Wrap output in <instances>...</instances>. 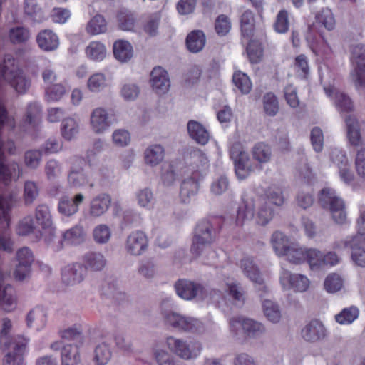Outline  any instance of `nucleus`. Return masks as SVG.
<instances>
[{"instance_id": "a211bd4d", "label": "nucleus", "mask_w": 365, "mask_h": 365, "mask_svg": "<svg viewBox=\"0 0 365 365\" xmlns=\"http://www.w3.org/2000/svg\"><path fill=\"white\" fill-rule=\"evenodd\" d=\"M240 268L243 275L256 286H262L263 292H267V287L264 284V279L262 274L251 257H244L240 261Z\"/></svg>"}, {"instance_id": "69168bd1", "label": "nucleus", "mask_w": 365, "mask_h": 365, "mask_svg": "<svg viewBox=\"0 0 365 365\" xmlns=\"http://www.w3.org/2000/svg\"><path fill=\"white\" fill-rule=\"evenodd\" d=\"M267 200L276 206H282L284 202L282 190L277 185H272L266 191Z\"/></svg>"}, {"instance_id": "c85d7f7f", "label": "nucleus", "mask_w": 365, "mask_h": 365, "mask_svg": "<svg viewBox=\"0 0 365 365\" xmlns=\"http://www.w3.org/2000/svg\"><path fill=\"white\" fill-rule=\"evenodd\" d=\"M36 42L39 48L45 51H54L59 46L58 36L50 29L40 31L36 36Z\"/></svg>"}, {"instance_id": "f3484780", "label": "nucleus", "mask_w": 365, "mask_h": 365, "mask_svg": "<svg viewBox=\"0 0 365 365\" xmlns=\"http://www.w3.org/2000/svg\"><path fill=\"white\" fill-rule=\"evenodd\" d=\"M301 336L307 342L316 343L325 339L328 336V331L321 321L313 319L303 327Z\"/></svg>"}, {"instance_id": "9b49d317", "label": "nucleus", "mask_w": 365, "mask_h": 365, "mask_svg": "<svg viewBox=\"0 0 365 365\" xmlns=\"http://www.w3.org/2000/svg\"><path fill=\"white\" fill-rule=\"evenodd\" d=\"M351 62L353 69L351 78L356 88L361 91H365V46L357 44L351 48Z\"/></svg>"}, {"instance_id": "1a4fd4ad", "label": "nucleus", "mask_w": 365, "mask_h": 365, "mask_svg": "<svg viewBox=\"0 0 365 365\" xmlns=\"http://www.w3.org/2000/svg\"><path fill=\"white\" fill-rule=\"evenodd\" d=\"M168 349L179 358L184 360L197 359L201 354L202 344L195 340H185L174 336L166 338Z\"/></svg>"}, {"instance_id": "ddd939ff", "label": "nucleus", "mask_w": 365, "mask_h": 365, "mask_svg": "<svg viewBox=\"0 0 365 365\" xmlns=\"http://www.w3.org/2000/svg\"><path fill=\"white\" fill-rule=\"evenodd\" d=\"M88 125L90 130L95 135L106 133L113 125L109 111L103 106H98L91 110Z\"/></svg>"}, {"instance_id": "0e129e2a", "label": "nucleus", "mask_w": 365, "mask_h": 365, "mask_svg": "<svg viewBox=\"0 0 365 365\" xmlns=\"http://www.w3.org/2000/svg\"><path fill=\"white\" fill-rule=\"evenodd\" d=\"M317 22L322 25L329 31L334 29L335 19L331 11L329 9H324L316 16Z\"/></svg>"}, {"instance_id": "20e7f679", "label": "nucleus", "mask_w": 365, "mask_h": 365, "mask_svg": "<svg viewBox=\"0 0 365 365\" xmlns=\"http://www.w3.org/2000/svg\"><path fill=\"white\" fill-rule=\"evenodd\" d=\"M2 143L0 140V180L4 183H8L11 180H16L21 175L22 170L19 163L11 162L9 164L3 163ZM16 198L12 195H4L0 196V223L6 225L9 220V211L14 202Z\"/></svg>"}, {"instance_id": "09e8293b", "label": "nucleus", "mask_w": 365, "mask_h": 365, "mask_svg": "<svg viewBox=\"0 0 365 365\" xmlns=\"http://www.w3.org/2000/svg\"><path fill=\"white\" fill-rule=\"evenodd\" d=\"M31 36L29 30L24 26H15L9 29V38L13 44H23Z\"/></svg>"}, {"instance_id": "5701e85b", "label": "nucleus", "mask_w": 365, "mask_h": 365, "mask_svg": "<svg viewBox=\"0 0 365 365\" xmlns=\"http://www.w3.org/2000/svg\"><path fill=\"white\" fill-rule=\"evenodd\" d=\"M200 178L199 171H195L190 176H187L182 180L180 185V197L184 203H188L191 198L197 193Z\"/></svg>"}, {"instance_id": "4be33fe9", "label": "nucleus", "mask_w": 365, "mask_h": 365, "mask_svg": "<svg viewBox=\"0 0 365 365\" xmlns=\"http://www.w3.org/2000/svg\"><path fill=\"white\" fill-rule=\"evenodd\" d=\"M86 272V268L81 264H68L62 269L61 279L67 285H76L84 280Z\"/></svg>"}, {"instance_id": "338daca9", "label": "nucleus", "mask_w": 365, "mask_h": 365, "mask_svg": "<svg viewBox=\"0 0 365 365\" xmlns=\"http://www.w3.org/2000/svg\"><path fill=\"white\" fill-rule=\"evenodd\" d=\"M119 27L123 31H132L135 25V18L133 14L127 11H121L118 14Z\"/></svg>"}, {"instance_id": "72a5a7b5", "label": "nucleus", "mask_w": 365, "mask_h": 365, "mask_svg": "<svg viewBox=\"0 0 365 365\" xmlns=\"http://www.w3.org/2000/svg\"><path fill=\"white\" fill-rule=\"evenodd\" d=\"M113 51L115 59L122 63L128 62L133 56L132 45L128 41L124 40L115 41Z\"/></svg>"}, {"instance_id": "9d476101", "label": "nucleus", "mask_w": 365, "mask_h": 365, "mask_svg": "<svg viewBox=\"0 0 365 365\" xmlns=\"http://www.w3.org/2000/svg\"><path fill=\"white\" fill-rule=\"evenodd\" d=\"M319 201L323 207H329L332 219L336 223H346L347 215L344 202L334 190L329 187L322 189L319 195Z\"/></svg>"}, {"instance_id": "dca6fc26", "label": "nucleus", "mask_w": 365, "mask_h": 365, "mask_svg": "<svg viewBox=\"0 0 365 365\" xmlns=\"http://www.w3.org/2000/svg\"><path fill=\"white\" fill-rule=\"evenodd\" d=\"M85 160L76 157L73 159L70 170L68 173L67 181L72 187H81L87 185L92 186L90 178L84 171Z\"/></svg>"}, {"instance_id": "a878e982", "label": "nucleus", "mask_w": 365, "mask_h": 365, "mask_svg": "<svg viewBox=\"0 0 365 365\" xmlns=\"http://www.w3.org/2000/svg\"><path fill=\"white\" fill-rule=\"evenodd\" d=\"M51 348L53 350H61L62 365H78L80 362L78 348L76 346L67 344L63 346L61 341H56L51 344Z\"/></svg>"}, {"instance_id": "58836bf2", "label": "nucleus", "mask_w": 365, "mask_h": 365, "mask_svg": "<svg viewBox=\"0 0 365 365\" xmlns=\"http://www.w3.org/2000/svg\"><path fill=\"white\" fill-rule=\"evenodd\" d=\"M46 321V314L41 308H35L31 310L26 317L27 327L34 328L37 331H40L45 327Z\"/></svg>"}, {"instance_id": "e433bc0d", "label": "nucleus", "mask_w": 365, "mask_h": 365, "mask_svg": "<svg viewBox=\"0 0 365 365\" xmlns=\"http://www.w3.org/2000/svg\"><path fill=\"white\" fill-rule=\"evenodd\" d=\"M187 128L189 135L197 143L205 145L208 142L209 133L201 123L192 120L187 123Z\"/></svg>"}, {"instance_id": "ea45409f", "label": "nucleus", "mask_w": 365, "mask_h": 365, "mask_svg": "<svg viewBox=\"0 0 365 365\" xmlns=\"http://www.w3.org/2000/svg\"><path fill=\"white\" fill-rule=\"evenodd\" d=\"M86 57L93 61H102L107 56L106 46L100 41H91L85 49Z\"/></svg>"}, {"instance_id": "a19ab883", "label": "nucleus", "mask_w": 365, "mask_h": 365, "mask_svg": "<svg viewBox=\"0 0 365 365\" xmlns=\"http://www.w3.org/2000/svg\"><path fill=\"white\" fill-rule=\"evenodd\" d=\"M135 197L137 204L140 207L147 210L153 209L155 204V198L150 188L145 187L138 190L135 193Z\"/></svg>"}, {"instance_id": "7c9ffc66", "label": "nucleus", "mask_w": 365, "mask_h": 365, "mask_svg": "<svg viewBox=\"0 0 365 365\" xmlns=\"http://www.w3.org/2000/svg\"><path fill=\"white\" fill-rule=\"evenodd\" d=\"M145 163L150 167H155L163 162L165 158V149L159 144L149 145L143 154Z\"/></svg>"}, {"instance_id": "5fc2aeb1", "label": "nucleus", "mask_w": 365, "mask_h": 365, "mask_svg": "<svg viewBox=\"0 0 365 365\" xmlns=\"http://www.w3.org/2000/svg\"><path fill=\"white\" fill-rule=\"evenodd\" d=\"M107 24L101 15H96L91 19L86 26V31L91 35H98L106 32Z\"/></svg>"}, {"instance_id": "8fccbe9b", "label": "nucleus", "mask_w": 365, "mask_h": 365, "mask_svg": "<svg viewBox=\"0 0 365 365\" xmlns=\"http://www.w3.org/2000/svg\"><path fill=\"white\" fill-rule=\"evenodd\" d=\"M306 262L311 270H318L323 268V252L318 249L308 247Z\"/></svg>"}, {"instance_id": "cd10ccee", "label": "nucleus", "mask_w": 365, "mask_h": 365, "mask_svg": "<svg viewBox=\"0 0 365 365\" xmlns=\"http://www.w3.org/2000/svg\"><path fill=\"white\" fill-rule=\"evenodd\" d=\"M177 294L185 300H191L202 290V287L193 282L180 279L175 284Z\"/></svg>"}, {"instance_id": "393cba45", "label": "nucleus", "mask_w": 365, "mask_h": 365, "mask_svg": "<svg viewBox=\"0 0 365 365\" xmlns=\"http://www.w3.org/2000/svg\"><path fill=\"white\" fill-rule=\"evenodd\" d=\"M111 204V197L106 193H100L92 198L88 213L91 217H98L104 215Z\"/></svg>"}, {"instance_id": "39448f33", "label": "nucleus", "mask_w": 365, "mask_h": 365, "mask_svg": "<svg viewBox=\"0 0 365 365\" xmlns=\"http://www.w3.org/2000/svg\"><path fill=\"white\" fill-rule=\"evenodd\" d=\"M271 243L276 255L284 257L289 263L299 265L306 262L308 247L291 241L282 232H274L271 237Z\"/></svg>"}, {"instance_id": "79ce46f5", "label": "nucleus", "mask_w": 365, "mask_h": 365, "mask_svg": "<svg viewBox=\"0 0 365 365\" xmlns=\"http://www.w3.org/2000/svg\"><path fill=\"white\" fill-rule=\"evenodd\" d=\"M63 239L68 244L77 245L83 243L86 237V231L81 225H76L63 233Z\"/></svg>"}, {"instance_id": "f704fd0d", "label": "nucleus", "mask_w": 365, "mask_h": 365, "mask_svg": "<svg viewBox=\"0 0 365 365\" xmlns=\"http://www.w3.org/2000/svg\"><path fill=\"white\" fill-rule=\"evenodd\" d=\"M347 130V138L349 143L354 146L362 145L359 123L354 115H349L345 118Z\"/></svg>"}, {"instance_id": "37998d69", "label": "nucleus", "mask_w": 365, "mask_h": 365, "mask_svg": "<svg viewBox=\"0 0 365 365\" xmlns=\"http://www.w3.org/2000/svg\"><path fill=\"white\" fill-rule=\"evenodd\" d=\"M205 42V36L201 31H192L186 39L187 47L192 53L200 51L204 48Z\"/></svg>"}, {"instance_id": "49530a36", "label": "nucleus", "mask_w": 365, "mask_h": 365, "mask_svg": "<svg viewBox=\"0 0 365 365\" xmlns=\"http://www.w3.org/2000/svg\"><path fill=\"white\" fill-rule=\"evenodd\" d=\"M67 93V89L62 83H53L46 86L45 98L48 102H56Z\"/></svg>"}, {"instance_id": "774afa93", "label": "nucleus", "mask_w": 365, "mask_h": 365, "mask_svg": "<svg viewBox=\"0 0 365 365\" xmlns=\"http://www.w3.org/2000/svg\"><path fill=\"white\" fill-rule=\"evenodd\" d=\"M155 358L159 365H181L180 362L164 349H156Z\"/></svg>"}, {"instance_id": "f8f14e48", "label": "nucleus", "mask_w": 365, "mask_h": 365, "mask_svg": "<svg viewBox=\"0 0 365 365\" xmlns=\"http://www.w3.org/2000/svg\"><path fill=\"white\" fill-rule=\"evenodd\" d=\"M279 282L283 291H293L296 293L307 292L312 284L307 275L301 273H292L284 269L279 273Z\"/></svg>"}, {"instance_id": "2f4dec72", "label": "nucleus", "mask_w": 365, "mask_h": 365, "mask_svg": "<svg viewBox=\"0 0 365 365\" xmlns=\"http://www.w3.org/2000/svg\"><path fill=\"white\" fill-rule=\"evenodd\" d=\"M262 312L266 319L276 324L281 322L282 312L279 304L270 299H264L262 302Z\"/></svg>"}, {"instance_id": "a18cd8bd", "label": "nucleus", "mask_w": 365, "mask_h": 365, "mask_svg": "<svg viewBox=\"0 0 365 365\" xmlns=\"http://www.w3.org/2000/svg\"><path fill=\"white\" fill-rule=\"evenodd\" d=\"M359 315V309L356 306H351L343 309L339 313L335 315L334 318L337 323L341 325H349L352 324Z\"/></svg>"}, {"instance_id": "6e6552de", "label": "nucleus", "mask_w": 365, "mask_h": 365, "mask_svg": "<svg viewBox=\"0 0 365 365\" xmlns=\"http://www.w3.org/2000/svg\"><path fill=\"white\" fill-rule=\"evenodd\" d=\"M1 76L4 81L19 93H26L30 87V81L19 68L15 59L10 55L4 58Z\"/></svg>"}, {"instance_id": "864d4df0", "label": "nucleus", "mask_w": 365, "mask_h": 365, "mask_svg": "<svg viewBox=\"0 0 365 365\" xmlns=\"http://www.w3.org/2000/svg\"><path fill=\"white\" fill-rule=\"evenodd\" d=\"M232 81L236 87L243 94H247L252 89V84L248 76L240 71L234 73Z\"/></svg>"}, {"instance_id": "3c124183", "label": "nucleus", "mask_w": 365, "mask_h": 365, "mask_svg": "<svg viewBox=\"0 0 365 365\" xmlns=\"http://www.w3.org/2000/svg\"><path fill=\"white\" fill-rule=\"evenodd\" d=\"M36 220L38 225L43 229H49L51 227L53 222L48 206L40 205L36 207Z\"/></svg>"}, {"instance_id": "b1692460", "label": "nucleus", "mask_w": 365, "mask_h": 365, "mask_svg": "<svg viewBox=\"0 0 365 365\" xmlns=\"http://www.w3.org/2000/svg\"><path fill=\"white\" fill-rule=\"evenodd\" d=\"M112 80L105 73L98 71L92 73L86 82V88L90 93H99L111 86Z\"/></svg>"}, {"instance_id": "052dcab7", "label": "nucleus", "mask_w": 365, "mask_h": 365, "mask_svg": "<svg viewBox=\"0 0 365 365\" xmlns=\"http://www.w3.org/2000/svg\"><path fill=\"white\" fill-rule=\"evenodd\" d=\"M314 202V197L312 189L307 185L303 186L297 196V204L299 207L307 209L311 207Z\"/></svg>"}, {"instance_id": "f257e3e1", "label": "nucleus", "mask_w": 365, "mask_h": 365, "mask_svg": "<svg viewBox=\"0 0 365 365\" xmlns=\"http://www.w3.org/2000/svg\"><path fill=\"white\" fill-rule=\"evenodd\" d=\"M11 320L3 318L0 323V344L4 353L2 365H21L26 351L29 339L24 336H11Z\"/></svg>"}, {"instance_id": "c03bdc74", "label": "nucleus", "mask_w": 365, "mask_h": 365, "mask_svg": "<svg viewBox=\"0 0 365 365\" xmlns=\"http://www.w3.org/2000/svg\"><path fill=\"white\" fill-rule=\"evenodd\" d=\"M111 356L112 352L108 344L102 342L95 347L93 360L96 365H106Z\"/></svg>"}, {"instance_id": "6ab92c4d", "label": "nucleus", "mask_w": 365, "mask_h": 365, "mask_svg": "<svg viewBox=\"0 0 365 365\" xmlns=\"http://www.w3.org/2000/svg\"><path fill=\"white\" fill-rule=\"evenodd\" d=\"M149 82L153 91L160 96L167 93L170 88L169 75L160 66H156L151 71Z\"/></svg>"}, {"instance_id": "473e14b6", "label": "nucleus", "mask_w": 365, "mask_h": 365, "mask_svg": "<svg viewBox=\"0 0 365 365\" xmlns=\"http://www.w3.org/2000/svg\"><path fill=\"white\" fill-rule=\"evenodd\" d=\"M39 113L40 106L38 104L31 103L28 105L22 125L25 131L30 132L38 126L39 123Z\"/></svg>"}, {"instance_id": "13d9d810", "label": "nucleus", "mask_w": 365, "mask_h": 365, "mask_svg": "<svg viewBox=\"0 0 365 365\" xmlns=\"http://www.w3.org/2000/svg\"><path fill=\"white\" fill-rule=\"evenodd\" d=\"M11 214V210L9 211V215ZM9 219L11 217L9 216ZM10 224V220H9V223L6 225H4L0 223V250H2L6 252H11L13 250V241L11 239V233L7 230Z\"/></svg>"}, {"instance_id": "6e6d98bb", "label": "nucleus", "mask_w": 365, "mask_h": 365, "mask_svg": "<svg viewBox=\"0 0 365 365\" xmlns=\"http://www.w3.org/2000/svg\"><path fill=\"white\" fill-rule=\"evenodd\" d=\"M111 141L117 148L127 147L131 141L130 133L128 130L123 128L116 129L112 133Z\"/></svg>"}, {"instance_id": "e2e57ef3", "label": "nucleus", "mask_w": 365, "mask_h": 365, "mask_svg": "<svg viewBox=\"0 0 365 365\" xmlns=\"http://www.w3.org/2000/svg\"><path fill=\"white\" fill-rule=\"evenodd\" d=\"M42 160V152L40 150H29L24 153V164L31 169H36Z\"/></svg>"}, {"instance_id": "4d7b16f0", "label": "nucleus", "mask_w": 365, "mask_h": 365, "mask_svg": "<svg viewBox=\"0 0 365 365\" xmlns=\"http://www.w3.org/2000/svg\"><path fill=\"white\" fill-rule=\"evenodd\" d=\"M344 285V280L336 273H331L327 276L324 282L325 290L329 293H336L341 289Z\"/></svg>"}, {"instance_id": "412c9836", "label": "nucleus", "mask_w": 365, "mask_h": 365, "mask_svg": "<svg viewBox=\"0 0 365 365\" xmlns=\"http://www.w3.org/2000/svg\"><path fill=\"white\" fill-rule=\"evenodd\" d=\"M84 200L85 196L82 193H77L73 197L63 195L58 200V211L63 216L71 217L78 212Z\"/></svg>"}, {"instance_id": "bf43d9fd", "label": "nucleus", "mask_w": 365, "mask_h": 365, "mask_svg": "<svg viewBox=\"0 0 365 365\" xmlns=\"http://www.w3.org/2000/svg\"><path fill=\"white\" fill-rule=\"evenodd\" d=\"M263 107L267 115H276L279 109L277 96L272 93H266L263 97Z\"/></svg>"}, {"instance_id": "4c0bfd02", "label": "nucleus", "mask_w": 365, "mask_h": 365, "mask_svg": "<svg viewBox=\"0 0 365 365\" xmlns=\"http://www.w3.org/2000/svg\"><path fill=\"white\" fill-rule=\"evenodd\" d=\"M85 267L93 272L102 270L107 264L105 256L98 252H91L83 257Z\"/></svg>"}, {"instance_id": "2eb2a0df", "label": "nucleus", "mask_w": 365, "mask_h": 365, "mask_svg": "<svg viewBox=\"0 0 365 365\" xmlns=\"http://www.w3.org/2000/svg\"><path fill=\"white\" fill-rule=\"evenodd\" d=\"M34 260L33 252L29 247H24L16 251V267L13 273L15 279L23 281L29 277Z\"/></svg>"}, {"instance_id": "c756f323", "label": "nucleus", "mask_w": 365, "mask_h": 365, "mask_svg": "<svg viewBox=\"0 0 365 365\" xmlns=\"http://www.w3.org/2000/svg\"><path fill=\"white\" fill-rule=\"evenodd\" d=\"M80 132V121L77 117L69 116L65 118L61 124L62 137L71 141L77 138Z\"/></svg>"}, {"instance_id": "7ed1b4c3", "label": "nucleus", "mask_w": 365, "mask_h": 365, "mask_svg": "<svg viewBox=\"0 0 365 365\" xmlns=\"http://www.w3.org/2000/svg\"><path fill=\"white\" fill-rule=\"evenodd\" d=\"M255 219L256 223L259 225H267L274 217V210L265 199L257 200L249 199L239 207L236 218L237 225L242 226L247 222L252 220L255 217Z\"/></svg>"}, {"instance_id": "603ef678", "label": "nucleus", "mask_w": 365, "mask_h": 365, "mask_svg": "<svg viewBox=\"0 0 365 365\" xmlns=\"http://www.w3.org/2000/svg\"><path fill=\"white\" fill-rule=\"evenodd\" d=\"M254 15L250 11H245L240 17V29L244 37L250 38L254 31Z\"/></svg>"}, {"instance_id": "423d86ee", "label": "nucleus", "mask_w": 365, "mask_h": 365, "mask_svg": "<svg viewBox=\"0 0 365 365\" xmlns=\"http://www.w3.org/2000/svg\"><path fill=\"white\" fill-rule=\"evenodd\" d=\"M215 239V232L208 221H202L196 227L191 252L201 257V262L209 263L215 259L216 253L210 247Z\"/></svg>"}, {"instance_id": "4468645a", "label": "nucleus", "mask_w": 365, "mask_h": 365, "mask_svg": "<svg viewBox=\"0 0 365 365\" xmlns=\"http://www.w3.org/2000/svg\"><path fill=\"white\" fill-rule=\"evenodd\" d=\"M163 316L167 324L179 330L195 332L201 331L203 328L200 320L175 312H164Z\"/></svg>"}, {"instance_id": "de8ad7c7", "label": "nucleus", "mask_w": 365, "mask_h": 365, "mask_svg": "<svg viewBox=\"0 0 365 365\" xmlns=\"http://www.w3.org/2000/svg\"><path fill=\"white\" fill-rule=\"evenodd\" d=\"M140 93V86L133 82L124 83L120 89V97L127 102L135 101Z\"/></svg>"}, {"instance_id": "bb28decb", "label": "nucleus", "mask_w": 365, "mask_h": 365, "mask_svg": "<svg viewBox=\"0 0 365 365\" xmlns=\"http://www.w3.org/2000/svg\"><path fill=\"white\" fill-rule=\"evenodd\" d=\"M364 239L358 235L348 237L344 241V245L351 250V258L354 262L359 267H365V250L361 247Z\"/></svg>"}, {"instance_id": "c9c22d12", "label": "nucleus", "mask_w": 365, "mask_h": 365, "mask_svg": "<svg viewBox=\"0 0 365 365\" xmlns=\"http://www.w3.org/2000/svg\"><path fill=\"white\" fill-rule=\"evenodd\" d=\"M242 330L248 338L257 339L266 333V327L261 322L252 319L242 320Z\"/></svg>"}, {"instance_id": "f03ea898", "label": "nucleus", "mask_w": 365, "mask_h": 365, "mask_svg": "<svg viewBox=\"0 0 365 365\" xmlns=\"http://www.w3.org/2000/svg\"><path fill=\"white\" fill-rule=\"evenodd\" d=\"M252 155L255 162H253L249 155L244 151L238 153L231 152V158L234 160L235 173L238 179L244 180L255 170H261L262 165L271 160L272 149L264 143H258L253 146Z\"/></svg>"}, {"instance_id": "680f3d73", "label": "nucleus", "mask_w": 365, "mask_h": 365, "mask_svg": "<svg viewBox=\"0 0 365 365\" xmlns=\"http://www.w3.org/2000/svg\"><path fill=\"white\" fill-rule=\"evenodd\" d=\"M93 237L96 243L106 244L111 237V230L106 225H98L93 230Z\"/></svg>"}, {"instance_id": "aec40b11", "label": "nucleus", "mask_w": 365, "mask_h": 365, "mask_svg": "<svg viewBox=\"0 0 365 365\" xmlns=\"http://www.w3.org/2000/svg\"><path fill=\"white\" fill-rule=\"evenodd\" d=\"M148 245L146 235L140 230L130 232L125 241V250L131 255L138 256L142 255Z\"/></svg>"}, {"instance_id": "0eeeda50", "label": "nucleus", "mask_w": 365, "mask_h": 365, "mask_svg": "<svg viewBox=\"0 0 365 365\" xmlns=\"http://www.w3.org/2000/svg\"><path fill=\"white\" fill-rule=\"evenodd\" d=\"M319 78L326 95L334 101L340 112H348L353 109V103L349 96L340 92L334 85L332 74L326 66L319 67Z\"/></svg>"}]
</instances>
